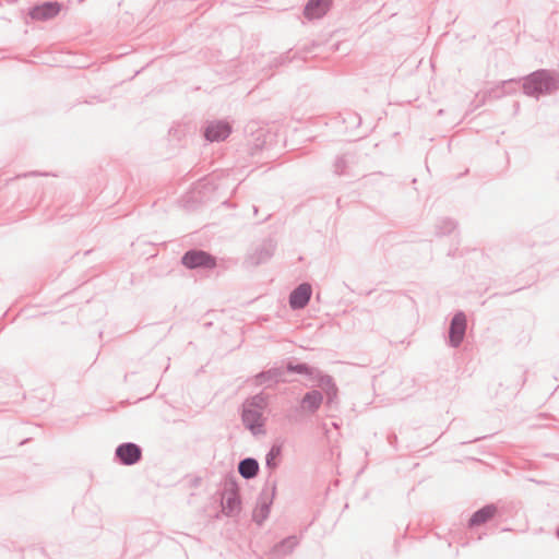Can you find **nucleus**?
Masks as SVG:
<instances>
[{"label":"nucleus","instance_id":"4","mask_svg":"<svg viewBox=\"0 0 559 559\" xmlns=\"http://www.w3.org/2000/svg\"><path fill=\"white\" fill-rule=\"evenodd\" d=\"M221 504L223 513L229 518L237 516L241 511L239 486L234 476L225 480Z\"/></svg>","mask_w":559,"mask_h":559},{"label":"nucleus","instance_id":"30","mask_svg":"<svg viewBox=\"0 0 559 559\" xmlns=\"http://www.w3.org/2000/svg\"><path fill=\"white\" fill-rule=\"evenodd\" d=\"M253 213L257 214L258 213V207L253 205Z\"/></svg>","mask_w":559,"mask_h":559},{"label":"nucleus","instance_id":"10","mask_svg":"<svg viewBox=\"0 0 559 559\" xmlns=\"http://www.w3.org/2000/svg\"><path fill=\"white\" fill-rule=\"evenodd\" d=\"M241 420L246 429H248L253 436L265 432V419L263 417V413L242 404Z\"/></svg>","mask_w":559,"mask_h":559},{"label":"nucleus","instance_id":"16","mask_svg":"<svg viewBox=\"0 0 559 559\" xmlns=\"http://www.w3.org/2000/svg\"><path fill=\"white\" fill-rule=\"evenodd\" d=\"M285 369L283 367H272L254 376V384L263 385L269 383H278L284 381Z\"/></svg>","mask_w":559,"mask_h":559},{"label":"nucleus","instance_id":"32","mask_svg":"<svg viewBox=\"0 0 559 559\" xmlns=\"http://www.w3.org/2000/svg\"><path fill=\"white\" fill-rule=\"evenodd\" d=\"M2 58H3V51L0 50V59H2Z\"/></svg>","mask_w":559,"mask_h":559},{"label":"nucleus","instance_id":"31","mask_svg":"<svg viewBox=\"0 0 559 559\" xmlns=\"http://www.w3.org/2000/svg\"><path fill=\"white\" fill-rule=\"evenodd\" d=\"M556 535L559 538V526L557 527Z\"/></svg>","mask_w":559,"mask_h":559},{"label":"nucleus","instance_id":"24","mask_svg":"<svg viewBox=\"0 0 559 559\" xmlns=\"http://www.w3.org/2000/svg\"><path fill=\"white\" fill-rule=\"evenodd\" d=\"M49 175H50L49 173L29 171V173H24V174L17 175L16 178H25L28 176H49Z\"/></svg>","mask_w":559,"mask_h":559},{"label":"nucleus","instance_id":"7","mask_svg":"<svg viewBox=\"0 0 559 559\" xmlns=\"http://www.w3.org/2000/svg\"><path fill=\"white\" fill-rule=\"evenodd\" d=\"M142 448L134 442H123L115 450V461L120 465L132 466L142 460Z\"/></svg>","mask_w":559,"mask_h":559},{"label":"nucleus","instance_id":"1","mask_svg":"<svg viewBox=\"0 0 559 559\" xmlns=\"http://www.w3.org/2000/svg\"><path fill=\"white\" fill-rule=\"evenodd\" d=\"M286 373H297L306 376L310 381L316 382L317 385L325 394V403L328 406H332L336 403L338 397V388L330 374L323 373L320 369L301 361L289 360L285 367Z\"/></svg>","mask_w":559,"mask_h":559},{"label":"nucleus","instance_id":"29","mask_svg":"<svg viewBox=\"0 0 559 559\" xmlns=\"http://www.w3.org/2000/svg\"><path fill=\"white\" fill-rule=\"evenodd\" d=\"M549 416L547 414H539L537 419H546L548 418Z\"/></svg>","mask_w":559,"mask_h":559},{"label":"nucleus","instance_id":"9","mask_svg":"<svg viewBox=\"0 0 559 559\" xmlns=\"http://www.w3.org/2000/svg\"><path fill=\"white\" fill-rule=\"evenodd\" d=\"M467 320L463 311H456L450 321L449 345L453 348L461 346L466 333Z\"/></svg>","mask_w":559,"mask_h":559},{"label":"nucleus","instance_id":"5","mask_svg":"<svg viewBox=\"0 0 559 559\" xmlns=\"http://www.w3.org/2000/svg\"><path fill=\"white\" fill-rule=\"evenodd\" d=\"M181 264L189 270H211L216 266V258L202 249H190L181 257Z\"/></svg>","mask_w":559,"mask_h":559},{"label":"nucleus","instance_id":"26","mask_svg":"<svg viewBox=\"0 0 559 559\" xmlns=\"http://www.w3.org/2000/svg\"><path fill=\"white\" fill-rule=\"evenodd\" d=\"M288 55H289V52H287L286 55H283V56H281V57L278 58V60H280V64H284V63H286V62L290 61V58L288 57Z\"/></svg>","mask_w":559,"mask_h":559},{"label":"nucleus","instance_id":"11","mask_svg":"<svg viewBox=\"0 0 559 559\" xmlns=\"http://www.w3.org/2000/svg\"><path fill=\"white\" fill-rule=\"evenodd\" d=\"M61 4L57 1H45L32 7L28 16L35 21H48L59 14Z\"/></svg>","mask_w":559,"mask_h":559},{"label":"nucleus","instance_id":"21","mask_svg":"<svg viewBox=\"0 0 559 559\" xmlns=\"http://www.w3.org/2000/svg\"><path fill=\"white\" fill-rule=\"evenodd\" d=\"M267 404H269L267 396L265 394H263L262 392L258 393L251 397H248L243 402V405H246L252 409L259 411L261 413H264V409L267 407Z\"/></svg>","mask_w":559,"mask_h":559},{"label":"nucleus","instance_id":"8","mask_svg":"<svg viewBox=\"0 0 559 559\" xmlns=\"http://www.w3.org/2000/svg\"><path fill=\"white\" fill-rule=\"evenodd\" d=\"M233 127L226 120H212L206 121L203 127V136L205 141L213 142H222L225 141L231 133Z\"/></svg>","mask_w":559,"mask_h":559},{"label":"nucleus","instance_id":"6","mask_svg":"<svg viewBox=\"0 0 559 559\" xmlns=\"http://www.w3.org/2000/svg\"><path fill=\"white\" fill-rule=\"evenodd\" d=\"M276 245L272 239H264L252 246L248 251L243 264L247 266H258L271 260L274 255Z\"/></svg>","mask_w":559,"mask_h":559},{"label":"nucleus","instance_id":"12","mask_svg":"<svg viewBox=\"0 0 559 559\" xmlns=\"http://www.w3.org/2000/svg\"><path fill=\"white\" fill-rule=\"evenodd\" d=\"M312 287L305 282L296 286L289 294L288 304L293 310L304 309L310 301Z\"/></svg>","mask_w":559,"mask_h":559},{"label":"nucleus","instance_id":"13","mask_svg":"<svg viewBox=\"0 0 559 559\" xmlns=\"http://www.w3.org/2000/svg\"><path fill=\"white\" fill-rule=\"evenodd\" d=\"M299 543L300 538L297 535H289L283 538L271 548V559H283L290 555Z\"/></svg>","mask_w":559,"mask_h":559},{"label":"nucleus","instance_id":"23","mask_svg":"<svg viewBox=\"0 0 559 559\" xmlns=\"http://www.w3.org/2000/svg\"><path fill=\"white\" fill-rule=\"evenodd\" d=\"M343 121L358 127L361 123V117L356 112H348L346 117L343 118Z\"/></svg>","mask_w":559,"mask_h":559},{"label":"nucleus","instance_id":"17","mask_svg":"<svg viewBox=\"0 0 559 559\" xmlns=\"http://www.w3.org/2000/svg\"><path fill=\"white\" fill-rule=\"evenodd\" d=\"M324 400V395L319 390H311L304 394L301 401H300V407L302 411H306L308 413H316L320 406L322 405Z\"/></svg>","mask_w":559,"mask_h":559},{"label":"nucleus","instance_id":"28","mask_svg":"<svg viewBox=\"0 0 559 559\" xmlns=\"http://www.w3.org/2000/svg\"><path fill=\"white\" fill-rule=\"evenodd\" d=\"M533 427L542 428V427H547V425L542 424V423H536V424H533Z\"/></svg>","mask_w":559,"mask_h":559},{"label":"nucleus","instance_id":"27","mask_svg":"<svg viewBox=\"0 0 559 559\" xmlns=\"http://www.w3.org/2000/svg\"><path fill=\"white\" fill-rule=\"evenodd\" d=\"M518 81H519V80H516V79H510V80H508V81H503V85L509 84V83H515V82H518Z\"/></svg>","mask_w":559,"mask_h":559},{"label":"nucleus","instance_id":"25","mask_svg":"<svg viewBox=\"0 0 559 559\" xmlns=\"http://www.w3.org/2000/svg\"><path fill=\"white\" fill-rule=\"evenodd\" d=\"M388 442H389V444H390L391 447L395 448V445H396V443H397V437H396V435H394V433H390V435L388 436Z\"/></svg>","mask_w":559,"mask_h":559},{"label":"nucleus","instance_id":"15","mask_svg":"<svg viewBox=\"0 0 559 559\" xmlns=\"http://www.w3.org/2000/svg\"><path fill=\"white\" fill-rule=\"evenodd\" d=\"M498 512V508L493 503L485 504L476 510L467 522L469 528L477 527L490 521Z\"/></svg>","mask_w":559,"mask_h":559},{"label":"nucleus","instance_id":"3","mask_svg":"<svg viewBox=\"0 0 559 559\" xmlns=\"http://www.w3.org/2000/svg\"><path fill=\"white\" fill-rule=\"evenodd\" d=\"M275 495L276 480L267 478L261 492L259 493L257 506L252 513V520L259 526H261L264 523V521L269 518Z\"/></svg>","mask_w":559,"mask_h":559},{"label":"nucleus","instance_id":"19","mask_svg":"<svg viewBox=\"0 0 559 559\" xmlns=\"http://www.w3.org/2000/svg\"><path fill=\"white\" fill-rule=\"evenodd\" d=\"M281 456L282 445L274 443L265 455V467L270 471V476L267 478L272 479L271 474L278 467Z\"/></svg>","mask_w":559,"mask_h":559},{"label":"nucleus","instance_id":"14","mask_svg":"<svg viewBox=\"0 0 559 559\" xmlns=\"http://www.w3.org/2000/svg\"><path fill=\"white\" fill-rule=\"evenodd\" d=\"M333 0H308L304 8V15L307 20L323 17L331 9Z\"/></svg>","mask_w":559,"mask_h":559},{"label":"nucleus","instance_id":"20","mask_svg":"<svg viewBox=\"0 0 559 559\" xmlns=\"http://www.w3.org/2000/svg\"><path fill=\"white\" fill-rule=\"evenodd\" d=\"M457 227V223L448 217L440 218L436 224V235L439 237L448 236L454 231Z\"/></svg>","mask_w":559,"mask_h":559},{"label":"nucleus","instance_id":"18","mask_svg":"<svg viewBox=\"0 0 559 559\" xmlns=\"http://www.w3.org/2000/svg\"><path fill=\"white\" fill-rule=\"evenodd\" d=\"M237 469L243 479L250 480L258 476L260 472V464L257 459L247 456L238 462Z\"/></svg>","mask_w":559,"mask_h":559},{"label":"nucleus","instance_id":"2","mask_svg":"<svg viewBox=\"0 0 559 559\" xmlns=\"http://www.w3.org/2000/svg\"><path fill=\"white\" fill-rule=\"evenodd\" d=\"M523 93L539 99L559 91V74L547 69H538L522 79Z\"/></svg>","mask_w":559,"mask_h":559},{"label":"nucleus","instance_id":"22","mask_svg":"<svg viewBox=\"0 0 559 559\" xmlns=\"http://www.w3.org/2000/svg\"><path fill=\"white\" fill-rule=\"evenodd\" d=\"M353 160V156L348 153L337 156L334 162V173L338 176L346 175V168Z\"/></svg>","mask_w":559,"mask_h":559}]
</instances>
